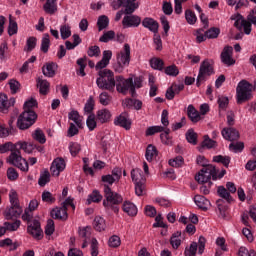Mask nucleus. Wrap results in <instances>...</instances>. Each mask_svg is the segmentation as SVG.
Wrapping results in <instances>:
<instances>
[{
  "mask_svg": "<svg viewBox=\"0 0 256 256\" xmlns=\"http://www.w3.org/2000/svg\"><path fill=\"white\" fill-rule=\"evenodd\" d=\"M96 85L99 89H105L106 91H115V74L109 69L100 70L98 72V78L96 79Z\"/></svg>",
  "mask_w": 256,
  "mask_h": 256,
  "instance_id": "1",
  "label": "nucleus"
},
{
  "mask_svg": "<svg viewBox=\"0 0 256 256\" xmlns=\"http://www.w3.org/2000/svg\"><path fill=\"white\" fill-rule=\"evenodd\" d=\"M117 64L114 67V71L116 73H123L125 67H129V63H131V46L126 43L123 48L116 54Z\"/></svg>",
  "mask_w": 256,
  "mask_h": 256,
  "instance_id": "2",
  "label": "nucleus"
},
{
  "mask_svg": "<svg viewBox=\"0 0 256 256\" xmlns=\"http://www.w3.org/2000/svg\"><path fill=\"white\" fill-rule=\"evenodd\" d=\"M104 197L106 199L103 201L104 207L107 209H112L114 213H119V207L113 205L123 203V197L117 194V192H113L110 187L104 188Z\"/></svg>",
  "mask_w": 256,
  "mask_h": 256,
  "instance_id": "3",
  "label": "nucleus"
},
{
  "mask_svg": "<svg viewBox=\"0 0 256 256\" xmlns=\"http://www.w3.org/2000/svg\"><path fill=\"white\" fill-rule=\"evenodd\" d=\"M253 86L245 81L242 80L239 82L237 89H236V99L238 105L245 103V101H249L253 97Z\"/></svg>",
  "mask_w": 256,
  "mask_h": 256,
  "instance_id": "4",
  "label": "nucleus"
},
{
  "mask_svg": "<svg viewBox=\"0 0 256 256\" xmlns=\"http://www.w3.org/2000/svg\"><path fill=\"white\" fill-rule=\"evenodd\" d=\"M35 121H37V113L35 111H24L18 117L17 127L21 131H25L35 125Z\"/></svg>",
  "mask_w": 256,
  "mask_h": 256,
  "instance_id": "5",
  "label": "nucleus"
},
{
  "mask_svg": "<svg viewBox=\"0 0 256 256\" xmlns=\"http://www.w3.org/2000/svg\"><path fill=\"white\" fill-rule=\"evenodd\" d=\"M7 163H10V165H14V167H17L18 169H20V171H29V163L21 156V151H19V148H16V150L11 152V154L7 158Z\"/></svg>",
  "mask_w": 256,
  "mask_h": 256,
  "instance_id": "6",
  "label": "nucleus"
},
{
  "mask_svg": "<svg viewBox=\"0 0 256 256\" xmlns=\"http://www.w3.org/2000/svg\"><path fill=\"white\" fill-rule=\"evenodd\" d=\"M211 177L214 181H217V168L213 165H209L201 169L195 176V179L199 183H209Z\"/></svg>",
  "mask_w": 256,
  "mask_h": 256,
  "instance_id": "7",
  "label": "nucleus"
},
{
  "mask_svg": "<svg viewBox=\"0 0 256 256\" xmlns=\"http://www.w3.org/2000/svg\"><path fill=\"white\" fill-rule=\"evenodd\" d=\"M213 73H215V71L213 70V65H211L209 60H204L200 65L199 73L197 76V87H200L202 83H205V81H207V79H209V77L213 75Z\"/></svg>",
  "mask_w": 256,
  "mask_h": 256,
  "instance_id": "8",
  "label": "nucleus"
},
{
  "mask_svg": "<svg viewBox=\"0 0 256 256\" xmlns=\"http://www.w3.org/2000/svg\"><path fill=\"white\" fill-rule=\"evenodd\" d=\"M115 85L118 93H123L125 95V93L130 91L132 97H135V95H137L133 88V78H128L125 80L123 76H117Z\"/></svg>",
  "mask_w": 256,
  "mask_h": 256,
  "instance_id": "9",
  "label": "nucleus"
},
{
  "mask_svg": "<svg viewBox=\"0 0 256 256\" xmlns=\"http://www.w3.org/2000/svg\"><path fill=\"white\" fill-rule=\"evenodd\" d=\"M207 241L205 240V237L200 236L197 242H192L189 247L185 248L184 255L185 256H196L197 255V249L199 255H203L205 252V243Z\"/></svg>",
  "mask_w": 256,
  "mask_h": 256,
  "instance_id": "10",
  "label": "nucleus"
},
{
  "mask_svg": "<svg viewBox=\"0 0 256 256\" xmlns=\"http://www.w3.org/2000/svg\"><path fill=\"white\" fill-rule=\"evenodd\" d=\"M112 57H113V52L111 50H104L102 54V59L99 62H97L96 65H95V62L91 60L88 62L89 68L93 69V67H95L96 70L105 69V67L109 65Z\"/></svg>",
  "mask_w": 256,
  "mask_h": 256,
  "instance_id": "11",
  "label": "nucleus"
},
{
  "mask_svg": "<svg viewBox=\"0 0 256 256\" xmlns=\"http://www.w3.org/2000/svg\"><path fill=\"white\" fill-rule=\"evenodd\" d=\"M121 175H123V170L121 168H114L112 170V174L103 175L101 177L102 183H104V189L116 183L121 179Z\"/></svg>",
  "mask_w": 256,
  "mask_h": 256,
  "instance_id": "12",
  "label": "nucleus"
},
{
  "mask_svg": "<svg viewBox=\"0 0 256 256\" xmlns=\"http://www.w3.org/2000/svg\"><path fill=\"white\" fill-rule=\"evenodd\" d=\"M27 232L33 237V239H36V241H41V239H43V229H41V223H39V220L30 222L27 227Z\"/></svg>",
  "mask_w": 256,
  "mask_h": 256,
  "instance_id": "13",
  "label": "nucleus"
},
{
  "mask_svg": "<svg viewBox=\"0 0 256 256\" xmlns=\"http://www.w3.org/2000/svg\"><path fill=\"white\" fill-rule=\"evenodd\" d=\"M67 164L65 163V159L63 158H55L51 164L50 171L53 177H59L62 171H65Z\"/></svg>",
  "mask_w": 256,
  "mask_h": 256,
  "instance_id": "14",
  "label": "nucleus"
},
{
  "mask_svg": "<svg viewBox=\"0 0 256 256\" xmlns=\"http://www.w3.org/2000/svg\"><path fill=\"white\" fill-rule=\"evenodd\" d=\"M114 125H116L117 127H122L126 131H129L132 125L131 118H129V114H127V112L121 113L114 119Z\"/></svg>",
  "mask_w": 256,
  "mask_h": 256,
  "instance_id": "15",
  "label": "nucleus"
},
{
  "mask_svg": "<svg viewBox=\"0 0 256 256\" xmlns=\"http://www.w3.org/2000/svg\"><path fill=\"white\" fill-rule=\"evenodd\" d=\"M221 61L224 65L231 67V65H235V59H233V47L226 46L224 47L221 53Z\"/></svg>",
  "mask_w": 256,
  "mask_h": 256,
  "instance_id": "16",
  "label": "nucleus"
},
{
  "mask_svg": "<svg viewBox=\"0 0 256 256\" xmlns=\"http://www.w3.org/2000/svg\"><path fill=\"white\" fill-rule=\"evenodd\" d=\"M22 214H23V207L21 206L10 205V207H7L4 211V217L8 221L11 219H14V217L15 218L21 217Z\"/></svg>",
  "mask_w": 256,
  "mask_h": 256,
  "instance_id": "17",
  "label": "nucleus"
},
{
  "mask_svg": "<svg viewBox=\"0 0 256 256\" xmlns=\"http://www.w3.org/2000/svg\"><path fill=\"white\" fill-rule=\"evenodd\" d=\"M122 25L124 29H129V27H138L141 25V17L136 15H127L123 18Z\"/></svg>",
  "mask_w": 256,
  "mask_h": 256,
  "instance_id": "18",
  "label": "nucleus"
},
{
  "mask_svg": "<svg viewBox=\"0 0 256 256\" xmlns=\"http://www.w3.org/2000/svg\"><path fill=\"white\" fill-rule=\"evenodd\" d=\"M15 105V98H8L7 95H0V113H9V108Z\"/></svg>",
  "mask_w": 256,
  "mask_h": 256,
  "instance_id": "19",
  "label": "nucleus"
},
{
  "mask_svg": "<svg viewBox=\"0 0 256 256\" xmlns=\"http://www.w3.org/2000/svg\"><path fill=\"white\" fill-rule=\"evenodd\" d=\"M142 25L145 27V29H148L149 31L154 33V35H157L159 33V23L153 18H144L142 20Z\"/></svg>",
  "mask_w": 256,
  "mask_h": 256,
  "instance_id": "20",
  "label": "nucleus"
},
{
  "mask_svg": "<svg viewBox=\"0 0 256 256\" xmlns=\"http://www.w3.org/2000/svg\"><path fill=\"white\" fill-rule=\"evenodd\" d=\"M221 133L226 141H237L239 139V131L235 128H224Z\"/></svg>",
  "mask_w": 256,
  "mask_h": 256,
  "instance_id": "21",
  "label": "nucleus"
},
{
  "mask_svg": "<svg viewBox=\"0 0 256 256\" xmlns=\"http://www.w3.org/2000/svg\"><path fill=\"white\" fill-rule=\"evenodd\" d=\"M194 202L199 209H202V211H208L209 207H211V201L201 195H196L194 197Z\"/></svg>",
  "mask_w": 256,
  "mask_h": 256,
  "instance_id": "22",
  "label": "nucleus"
},
{
  "mask_svg": "<svg viewBox=\"0 0 256 256\" xmlns=\"http://www.w3.org/2000/svg\"><path fill=\"white\" fill-rule=\"evenodd\" d=\"M51 217L53 219H59L61 221H65L67 220L68 215H67L66 209L62 208L61 206V207H56L51 211Z\"/></svg>",
  "mask_w": 256,
  "mask_h": 256,
  "instance_id": "23",
  "label": "nucleus"
},
{
  "mask_svg": "<svg viewBox=\"0 0 256 256\" xmlns=\"http://www.w3.org/2000/svg\"><path fill=\"white\" fill-rule=\"evenodd\" d=\"M96 119L99 121V123H109V121H111V111L108 109L98 110Z\"/></svg>",
  "mask_w": 256,
  "mask_h": 256,
  "instance_id": "24",
  "label": "nucleus"
},
{
  "mask_svg": "<svg viewBox=\"0 0 256 256\" xmlns=\"http://www.w3.org/2000/svg\"><path fill=\"white\" fill-rule=\"evenodd\" d=\"M122 209L129 217H135V215H137V206L130 201H125L122 205Z\"/></svg>",
  "mask_w": 256,
  "mask_h": 256,
  "instance_id": "25",
  "label": "nucleus"
},
{
  "mask_svg": "<svg viewBox=\"0 0 256 256\" xmlns=\"http://www.w3.org/2000/svg\"><path fill=\"white\" fill-rule=\"evenodd\" d=\"M68 119L70 121H73L76 127H78L79 129L83 127V117L79 115V112L77 110H72L71 112H69Z\"/></svg>",
  "mask_w": 256,
  "mask_h": 256,
  "instance_id": "26",
  "label": "nucleus"
},
{
  "mask_svg": "<svg viewBox=\"0 0 256 256\" xmlns=\"http://www.w3.org/2000/svg\"><path fill=\"white\" fill-rule=\"evenodd\" d=\"M187 114L189 119L193 123H197L198 121H201V114H199V111H197V109H195V106L191 104L187 108Z\"/></svg>",
  "mask_w": 256,
  "mask_h": 256,
  "instance_id": "27",
  "label": "nucleus"
},
{
  "mask_svg": "<svg viewBox=\"0 0 256 256\" xmlns=\"http://www.w3.org/2000/svg\"><path fill=\"white\" fill-rule=\"evenodd\" d=\"M131 179L135 184L145 183V176L143 175V171L139 168L131 171Z\"/></svg>",
  "mask_w": 256,
  "mask_h": 256,
  "instance_id": "28",
  "label": "nucleus"
},
{
  "mask_svg": "<svg viewBox=\"0 0 256 256\" xmlns=\"http://www.w3.org/2000/svg\"><path fill=\"white\" fill-rule=\"evenodd\" d=\"M55 71H57V64L55 63H48L42 68V73L45 77H55Z\"/></svg>",
  "mask_w": 256,
  "mask_h": 256,
  "instance_id": "29",
  "label": "nucleus"
},
{
  "mask_svg": "<svg viewBox=\"0 0 256 256\" xmlns=\"http://www.w3.org/2000/svg\"><path fill=\"white\" fill-rule=\"evenodd\" d=\"M37 87H38L41 95H47V93H49V89L51 87V84L47 80H43L41 78H38Z\"/></svg>",
  "mask_w": 256,
  "mask_h": 256,
  "instance_id": "30",
  "label": "nucleus"
},
{
  "mask_svg": "<svg viewBox=\"0 0 256 256\" xmlns=\"http://www.w3.org/2000/svg\"><path fill=\"white\" fill-rule=\"evenodd\" d=\"M157 155V148L151 144L148 145L145 153L146 160L149 161V163H151V161H155V159H157Z\"/></svg>",
  "mask_w": 256,
  "mask_h": 256,
  "instance_id": "31",
  "label": "nucleus"
},
{
  "mask_svg": "<svg viewBox=\"0 0 256 256\" xmlns=\"http://www.w3.org/2000/svg\"><path fill=\"white\" fill-rule=\"evenodd\" d=\"M32 139H34V141H37L41 145H45V143H47V138L45 137V133L40 128H37L32 133Z\"/></svg>",
  "mask_w": 256,
  "mask_h": 256,
  "instance_id": "32",
  "label": "nucleus"
},
{
  "mask_svg": "<svg viewBox=\"0 0 256 256\" xmlns=\"http://www.w3.org/2000/svg\"><path fill=\"white\" fill-rule=\"evenodd\" d=\"M16 149H18V150L22 149V151H24V153H28L30 155L35 150V145H33L31 143L19 141L16 143Z\"/></svg>",
  "mask_w": 256,
  "mask_h": 256,
  "instance_id": "33",
  "label": "nucleus"
},
{
  "mask_svg": "<svg viewBox=\"0 0 256 256\" xmlns=\"http://www.w3.org/2000/svg\"><path fill=\"white\" fill-rule=\"evenodd\" d=\"M93 225H94V229L96 231H100V232L105 231V229L107 228V224L105 223V219H103V217H101V216L95 217Z\"/></svg>",
  "mask_w": 256,
  "mask_h": 256,
  "instance_id": "34",
  "label": "nucleus"
},
{
  "mask_svg": "<svg viewBox=\"0 0 256 256\" xmlns=\"http://www.w3.org/2000/svg\"><path fill=\"white\" fill-rule=\"evenodd\" d=\"M8 151H11V153L17 151V143L13 144V142H6L0 144V154L8 153Z\"/></svg>",
  "mask_w": 256,
  "mask_h": 256,
  "instance_id": "35",
  "label": "nucleus"
},
{
  "mask_svg": "<svg viewBox=\"0 0 256 256\" xmlns=\"http://www.w3.org/2000/svg\"><path fill=\"white\" fill-rule=\"evenodd\" d=\"M44 11L53 15L57 11V0H47L44 5Z\"/></svg>",
  "mask_w": 256,
  "mask_h": 256,
  "instance_id": "36",
  "label": "nucleus"
},
{
  "mask_svg": "<svg viewBox=\"0 0 256 256\" xmlns=\"http://www.w3.org/2000/svg\"><path fill=\"white\" fill-rule=\"evenodd\" d=\"M61 39H69L71 37V25L64 23L60 26Z\"/></svg>",
  "mask_w": 256,
  "mask_h": 256,
  "instance_id": "37",
  "label": "nucleus"
},
{
  "mask_svg": "<svg viewBox=\"0 0 256 256\" xmlns=\"http://www.w3.org/2000/svg\"><path fill=\"white\" fill-rule=\"evenodd\" d=\"M170 244L173 249H179L181 247V232H176L171 236Z\"/></svg>",
  "mask_w": 256,
  "mask_h": 256,
  "instance_id": "38",
  "label": "nucleus"
},
{
  "mask_svg": "<svg viewBox=\"0 0 256 256\" xmlns=\"http://www.w3.org/2000/svg\"><path fill=\"white\" fill-rule=\"evenodd\" d=\"M217 193L219 197L225 199L228 203H231V201H233L231 194L229 193V191H227V189L224 186H219L217 189Z\"/></svg>",
  "mask_w": 256,
  "mask_h": 256,
  "instance_id": "39",
  "label": "nucleus"
},
{
  "mask_svg": "<svg viewBox=\"0 0 256 256\" xmlns=\"http://www.w3.org/2000/svg\"><path fill=\"white\" fill-rule=\"evenodd\" d=\"M49 181H51V174L49 173V170H45L40 175L38 185H40V187H45Z\"/></svg>",
  "mask_w": 256,
  "mask_h": 256,
  "instance_id": "40",
  "label": "nucleus"
},
{
  "mask_svg": "<svg viewBox=\"0 0 256 256\" xmlns=\"http://www.w3.org/2000/svg\"><path fill=\"white\" fill-rule=\"evenodd\" d=\"M103 199V196L99 191L95 190L93 191L87 199L88 205H91L92 203H99Z\"/></svg>",
  "mask_w": 256,
  "mask_h": 256,
  "instance_id": "41",
  "label": "nucleus"
},
{
  "mask_svg": "<svg viewBox=\"0 0 256 256\" xmlns=\"http://www.w3.org/2000/svg\"><path fill=\"white\" fill-rule=\"evenodd\" d=\"M37 61V57L31 56L20 68V73H27L31 67H33V63Z\"/></svg>",
  "mask_w": 256,
  "mask_h": 256,
  "instance_id": "42",
  "label": "nucleus"
},
{
  "mask_svg": "<svg viewBox=\"0 0 256 256\" xmlns=\"http://www.w3.org/2000/svg\"><path fill=\"white\" fill-rule=\"evenodd\" d=\"M98 31H103V29H107L109 27V18L105 15L100 16L97 21Z\"/></svg>",
  "mask_w": 256,
  "mask_h": 256,
  "instance_id": "43",
  "label": "nucleus"
},
{
  "mask_svg": "<svg viewBox=\"0 0 256 256\" xmlns=\"http://www.w3.org/2000/svg\"><path fill=\"white\" fill-rule=\"evenodd\" d=\"M214 163H222L224 167H229V163H231V158L229 156L217 155L213 157Z\"/></svg>",
  "mask_w": 256,
  "mask_h": 256,
  "instance_id": "44",
  "label": "nucleus"
},
{
  "mask_svg": "<svg viewBox=\"0 0 256 256\" xmlns=\"http://www.w3.org/2000/svg\"><path fill=\"white\" fill-rule=\"evenodd\" d=\"M78 234L82 239H91V226L80 227Z\"/></svg>",
  "mask_w": 256,
  "mask_h": 256,
  "instance_id": "45",
  "label": "nucleus"
},
{
  "mask_svg": "<svg viewBox=\"0 0 256 256\" xmlns=\"http://www.w3.org/2000/svg\"><path fill=\"white\" fill-rule=\"evenodd\" d=\"M50 45H51V40L49 39V34H44L41 42V51L43 53H47V51H49Z\"/></svg>",
  "mask_w": 256,
  "mask_h": 256,
  "instance_id": "46",
  "label": "nucleus"
},
{
  "mask_svg": "<svg viewBox=\"0 0 256 256\" xmlns=\"http://www.w3.org/2000/svg\"><path fill=\"white\" fill-rule=\"evenodd\" d=\"M163 65V60L159 58H152L150 60V66L152 67V69H155L156 71H163Z\"/></svg>",
  "mask_w": 256,
  "mask_h": 256,
  "instance_id": "47",
  "label": "nucleus"
},
{
  "mask_svg": "<svg viewBox=\"0 0 256 256\" xmlns=\"http://www.w3.org/2000/svg\"><path fill=\"white\" fill-rule=\"evenodd\" d=\"M169 133H171V130L167 128L164 130V133L160 134V139L164 145H173V141L171 140Z\"/></svg>",
  "mask_w": 256,
  "mask_h": 256,
  "instance_id": "48",
  "label": "nucleus"
},
{
  "mask_svg": "<svg viewBox=\"0 0 256 256\" xmlns=\"http://www.w3.org/2000/svg\"><path fill=\"white\" fill-rule=\"evenodd\" d=\"M185 19L189 25H195L197 23V15L191 10L185 11Z\"/></svg>",
  "mask_w": 256,
  "mask_h": 256,
  "instance_id": "49",
  "label": "nucleus"
},
{
  "mask_svg": "<svg viewBox=\"0 0 256 256\" xmlns=\"http://www.w3.org/2000/svg\"><path fill=\"white\" fill-rule=\"evenodd\" d=\"M112 39H115V31L109 30L104 32V34L100 37L99 41L101 43H109Z\"/></svg>",
  "mask_w": 256,
  "mask_h": 256,
  "instance_id": "50",
  "label": "nucleus"
},
{
  "mask_svg": "<svg viewBox=\"0 0 256 256\" xmlns=\"http://www.w3.org/2000/svg\"><path fill=\"white\" fill-rule=\"evenodd\" d=\"M18 26L17 22L15 20L11 19V16L9 17V26H8V35L13 36L17 35Z\"/></svg>",
  "mask_w": 256,
  "mask_h": 256,
  "instance_id": "51",
  "label": "nucleus"
},
{
  "mask_svg": "<svg viewBox=\"0 0 256 256\" xmlns=\"http://www.w3.org/2000/svg\"><path fill=\"white\" fill-rule=\"evenodd\" d=\"M229 149L232 153H241L245 149V144L243 142L231 143Z\"/></svg>",
  "mask_w": 256,
  "mask_h": 256,
  "instance_id": "52",
  "label": "nucleus"
},
{
  "mask_svg": "<svg viewBox=\"0 0 256 256\" xmlns=\"http://www.w3.org/2000/svg\"><path fill=\"white\" fill-rule=\"evenodd\" d=\"M108 245L113 249H117V247H120L121 245V238L117 235L111 236L108 240Z\"/></svg>",
  "mask_w": 256,
  "mask_h": 256,
  "instance_id": "53",
  "label": "nucleus"
},
{
  "mask_svg": "<svg viewBox=\"0 0 256 256\" xmlns=\"http://www.w3.org/2000/svg\"><path fill=\"white\" fill-rule=\"evenodd\" d=\"M9 201L10 204L13 206H21V204L19 203V196L17 195V191L13 189L9 192Z\"/></svg>",
  "mask_w": 256,
  "mask_h": 256,
  "instance_id": "54",
  "label": "nucleus"
},
{
  "mask_svg": "<svg viewBox=\"0 0 256 256\" xmlns=\"http://www.w3.org/2000/svg\"><path fill=\"white\" fill-rule=\"evenodd\" d=\"M99 101H100L101 105L107 106V105H110V103L112 101V97H111V95H109V93L102 92L99 95Z\"/></svg>",
  "mask_w": 256,
  "mask_h": 256,
  "instance_id": "55",
  "label": "nucleus"
},
{
  "mask_svg": "<svg viewBox=\"0 0 256 256\" xmlns=\"http://www.w3.org/2000/svg\"><path fill=\"white\" fill-rule=\"evenodd\" d=\"M164 73L169 75V77H177L179 75V68L175 65H170L165 68Z\"/></svg>",
  "mask_w": 256,
  "mask_h": 256,
  "instance_id": "56",
  "label": "nucleus"
},
{
  "mask_svg": "<svg viewBox=\"0 0 256 256\" xmlns=\"http://www.w3.org/2000/svg\"><path fill=\"white\" fill-rule=\"evenodd\" d=\"M217 102L219 105V109H221L222 111H225V109L229 107V98L227 96H219Z\"/></svg>",
  "mask_w": 256,
  "mask_h": 256,
  "instance_id": "57",
  "label": "nucleus"
},
{
  "mask_svg": "<svg viewBox=\"0 0 256 256\" xmlns=\"http://www.w3.org/2000/svg\"><path fill=\"white\" fill-rule=\"evenodd\" d=\"M202 147H206V149H213L214 147H217V142L209 138V136H204Z\"/></svg>",
  "mask_w": 256,
  "mask_h": 256,
  "instance_id": "58",
  "label": "nucleus"
},
{
  "mask_svg": "<svg viewBox=\"0 0 256 256\" xmlns=\"http://www.w3.org/2000/svg\"><path fill=\"white\" fill-rule=\"evenodd\" d=\"M194 35H195L196 41L198 43H203V41L207 40V32H205V30H203V29L196 30Z\"/></svg>",
  "mask_w": 256,
  "mask_h": 256,
  "instance_id": "59",
  "label": "nucleus"
},
{
  "mask_svg": "<svg viewBox=\"0 0 256 256\" xmlns=\"http://www.w3.org/2000/svg\"><path fill=\"white\" fill-rule=\"evenodd\" d=\"M186 139L188 143H191L192 145H197V133H195V131H193L192 129L187 131Z\"/></svg>",
  "mask_w": 256,
  "mask_h": 256,
  "instance_id": "60",
  "label": "nucleus"
},
{
  "mask_svg": "<svg viewBox=\"0 0 256 256\" xmlns=\"http://www.w3.org/2000/svg\"><path fill=\"white\" fill-rule=\"evenodd\" d=\"M162 131H165V128L162 126H151L147 128L146 136L149 137L151 135H155V133H162Z\"/></svg>",
  "mask_w": 256,
  "mask_h": 256,
  "instance_id": "61",
  "label": "nucleus"
},
{
  "mask_svg": "<svg viewBox=\"0 0 256 256\" xmlns=\"http://www.w3.org/2000/svg\"><path fill=\"white\" fill-rule=\"evenodd\" d=\"M7 231H17V229H19V227H21V221L20 220H16L12 223L9 222H5L4 223Z\"/></svg>",
  "mask_w": 256,
  "mask_h": 256,
  "instance_id": "62",
  "label": "nucleus"
},
{
  "mask_svg": "<svg viewBox=\"0 0 256 256\" xmlns=\"http://www.w3.org/2000/svg\"><path fill=\"white\" fill-rule=\"evenodd\" d=\"M37 107V100L35 98H30L24 103V111H33L31 109Z\"/></svg>",
  "mask_w": 256,
  "mask_h": 256,
  "instance_id": "63",
  "label": "nucleus"
},
{
  "mask_svg": "<svg viewBox=\"0 0 256 256\" xmlns=\"http://www.w3.org/2000/svg\"><path fill=\"white\" fill-rule=\"evenodd\" d=\"M146 190H145V182H140L138 184H135V194L138 197H142V195H145Z\"/></svg>",
  "mask_w": 256,
  "mask_h": 256,
  "instance_id": "64",
  "label": "nucleus"
}]
</instances>
